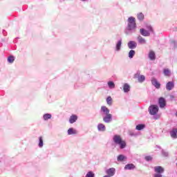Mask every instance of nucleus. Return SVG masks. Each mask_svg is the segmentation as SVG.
Listing matches in <instances>:
<instances>
[{"mask_svg":"<svg viewBox=\"0 0 177 177\" xmlns=\"http://www.w3.org/2000/svg\"><path fill=\"white\" fill-rule=\"evenodd\" d=\"M136 19L133 17H129L127 19V26L125 30L126 35H131L133 32H136Z\"/></svg>","mask_w":177,"mask_h":177,"instance_id":"obj_1","label":"nucleus"},{"mask_svg":"<svg viewBox=\"0 0 177 177\" xmlns=\"http://www.w3.org/2000/svg\"><path fill=\"white\" fill-rule=\"evenodd\" d=\"M100 114L105 124H110L113 121V115L110 113V109L105 106H101Z\"/></svg>","mask_w":177,"mask_h":177,"instance_id":"obj_2","label":"nucleus"},{"mask_svg":"<svg viewBox=\"0 0 177 177\" xmlns=\"http://www.w3.org/2000/svg\"><path fill=\"white\" fill-rule=\"evenodd\" d=\"M113 142L115 143V145L119 146L120 149H125L127 147V142L122 140V138H121V136L120 135L113 136Z\"/></svg>","mask_w":177,"mask_h":177,"instance_id":"obj_3","label":"nucleus"},{"mask_svg":"<svg viewBox=\"0 0 177 177\" xmlns=\"http://www.w3.org/2000/svg\"><path fill=\"white\" fill-rule=\"evenodd\" d=\"M149 113L151 115H156L158 113V106L157 105H151L149 107Z\"/></svg>","mask_w":177,"mask_h":177,"instance_id":"obj_4","label":"nucleus"},{"mask_svg":"<svg viewBox=\"0 0 177 177\" xmlns=\"http://www.w3.org/2000/svg\"><path fill=\"white\" fill-rule=\"evenodd\" d=\"M127 46L129 49L133 50V49H136V48H138V43L135 41H129L127 44Z\"/></svg>","mask_w":177,"mask_h":177,"instance_id":"obj_5","label":"nucleus"},{"mask_svg":"<svg viewBox=\"0 0 177 177\" xmlns=\"http://www.w3.org/2000/svg\"><path fill=\"white\" fill-rule=\"evenodd\" d=\"M122 47V39H120L115 43V52H120V50H121Z\"/></svg>","mask_w":177,"mask_h":177,"instance_id":"obj_6","label":"nucleus"},{"mask_svg":"<svg viewBox=\"0 0 177 177\" xmlns=\"http://www.w3.org/2000/svg\"><path fill=\"white\" fill-rule=\"evenodd\" d=\"M151 82L152 85H153V86L156 88V89H160L161 84H160V82H158V81H157V79L152 77V79L151 80Z\"/></svg>","mask_w":177,"mask_h":177,"instance_id":"obj_7","label":"nucleus"},{"mask_svg":"<svg viewBox=\"0 0 177 177\" xmlns=\"http://www.w3.org/2000/svg\"><path fill=\"white\" fill-rule=\"evenodd\" d=\"M175 88V82L174 81L168 82L166 84V89L167 91H172Z\"/></svg>","mask_w":177,"mask_h":177,"instance_id":"obj_8","label":"nucleus"},{"mask_svg":"<svg viewBox=\"0 0 177 177\" xmlns=\"http://www.w3.org/2000/svg\"><path fill=\"white\" fill-rule=\"evenodd\" d=\"M122 89L124 93H129L131 91V86L128 83H124Z\"/></svg>","mask_w":177,"mask_h":177,"instance_id":"obj_9","label":"nucleus"},{"mask_svg":"<svg viewBox=\"0 0 177 177\" xmlns=\"http://www.w3.org/2000/svg\"><path fill=\"white\" fill-rule=\"evenodd\" d=\"M106 174H108V176H114L115 175V169L114 167H111L106 170Z\"/></svg>","mask_w":177,"mask_h":177,"instance_id":"obj_10","label":"nucleus"},{"mask_svg":"<svg viewBox=\"0 0 177 177\" xmlns=\"http://www.w3.org/2000/svg\"><path fill=\"white\" fill-rule=\"evenodd\" d=\"M153 169L156 174H164V167L161 166H156L153 167Z\"/></svg>","mask_w":177,"mask_h":177,"instance_id":"obj_11","label":"nucleus"},{"mask_svg":"<svg viewBox=\"0 0 177 177\" xmlns=\"http://www.w3.org/2000/svg\"><path fill=\"white\" fill-rule=\"evenodd\" d=\"M137 41L140 45H146V39L143 38L141 35H138L137 37Z\"/></svg>","mask_w":177,"mask_h":177,"instance_id":"obj_12","label":"nucleus"},{"mask_svg":"<svg viewBox=\"0 0 177 177\" xmlns=\"http://www.w3.org/2000/svg\"><path fill=\"white\" fill-rule=\"evenodd\" d=\"M140 34H141L142 37H150V32L145 28L140 29Z\"/></svg>","mask_w":177,"mask_h":177,"instance_id":"obj_13","label":"nucleus"},{"mask_svg":"<svg viewBox=\"0 0 177 177\" xmlns=\"http://www.w3.org/2000/svg\"><path fill=\"white\" fill-rule=\"evenodd\" d=\"M77 120H78V116L77 115H72L69 118L70 124H74V122H77Z\"/></svg>","mask_w":177,"mask_h":177,"instance_id":"obj_14","label":"nucleus"},{"mask_svg":"<svg viewBox=\"0 0 177 177\" xmlns=\"http://www.w3.org/2000/svg\"><path fill=\"white\" fill-rule=\"evenodd\" d=\"M68 135H77L78 133V131L77 129L71 127L67 131Z\"/></svg>","mask_w":177,"mask_h":177,"instance_id":"obj_15","label":"nucleus"},{"mask_svg":"<svg viewBox=\"0 0 177 177\" xmlns=\"http://www.w3.org/2000/svg\"><path fill=\"white\" fill-rule=\"evenodd\" d=\"M170 136H171V138H172L173 139H177V129H173L170 131Z\"/></svg>","mask_w":177,"mask_h":177,"instance_id":"obj_16","label":"nucleus"},{"mask_svg":"<svg viewBox=\"0 0 177 177\" xmlns=\"http://www.w3.org/2000/svg\"><path fill=\"white\" fill-rule=\"evenodd\" d=\"M97 129L100 132H104L106 131V126L103 123H100L97 124Z\"/></svg>","mask_w":177,"mask_h":177,"instance_id":"obj_17","label":"nucleus"},{"mask_svg":"<svg viewBox=\"0 0 177 177\" xmlns=\"http://www.w3.org/2000/svg\"><path fill=\"white\" fill-rule=\"evenodd\" d=\"M159 106L161 109L165 107V99L164 97L159 98Z\"/></svg>","mask_w":177,"mask_h":177,"instance_id":"obj_18","label":"nucleus"},{"mask_svg":"<svg viewBox=\"0 0 177 177\" xmlns=\"http://www.w3.org/2000/svg\"><path fill=\"white\" fill-rule=\"evenodd\" d=\"M149 58L150 60H156V53L153 50L149 51Z\"/></svg>","mask_w":177,"mask_h":177,"instance_id":"obj_19","label":"nucleus"},{"mask_svg":"<svg viewBox=\"0 0 177 177\" xmlns=\"http://www.w3.org/2000/svg\"><path fill=\"white\" fill-rule=\"evenodd\" d=\"M147 31H149V34H154V29L151 25H147L146 26Z\"/></svg>","mask_w":177,"mask_h":177,"instance_id":"obj_20","label":"nucleus"},{"mask_svg":"<svg viewBox=\"0 0 177 177\" xmlns=\"http://www.w3.org/2000/svg\"><path fill=\"white\" fill-rule=\"evenodd\" d=\"M117 160L119 162L126 161L127 160V156L120 154L118 156Z\"/></svg>","mask_w":177,"mask_h":177,"instance_id":"obj_21","label":"nucleus"},{"mask_svg":"<svg viewBox=\"0 0 177 177\" xmlns=\"http://www.w3.org/2000/svg\"><path fill=\"white\" fill-rule=\"evenodd\" d=\"M124 169H126V170L135 169V165L132 163L127 164L125 165Z\"/></svg>","mask_w":177,"mask_h":177,"instance_id":"obj_22","label":"nucleus"},{"mask_svg":"<svg viewBox=\"0 0 177 177\" xmlns=\"http://www.w3.org/2000/svg\"><path fill=\"white\" fill-rule=\"evenodd\" d=\"M38 147L40 149H42V147H44V138H42V136L39 137Z\"/></svg>","mask_w":177,"mask_h":177,"instance_id":"obj_23","label":"nucleus"},{"mask_svg":"<svg viewBox=\"0 0 177 177\" xmlns=\"http://www.w3.org/2000/svg\"><path fill=\"white\" fill-rule=\"evenodd\" d=\"M137 19L140 21H143V20L145 19V15H143V13H142V12L138 13L137 14Z\"/></svg>","mask_w":177,"mask_h":177,"instance_id":"obj_24","label":"nucleus"},{"mask_svg":"<svg viewBox=\"0 0 177 177\" xmlns=\"http://www.w3.org/2000/svg\"><path fill=\"white\" fill-rule=\"evenodd\" d=\"M52 118V114L50 113H46L43 115V120L44 121H48V120H50Z\"/></svg>","mask_w":177,"mask_h":177,"instance_id":"obj_25","label":"nucleus"},{"mask_svg":"<svg viewBox=\"0 0 177 177\" xmlns=\"http://www.w3.org/2000/svg\"><path fill=\"white\" fill-rule=\"evenodd\" d=\"M145 128H146V125L143 124H138L136 127V129L137 131H142V129H145Z\"/></svg>","mask_w":177,"mask_h":177,"instance_id":"obj_26","label":"nucleus"},{"mask_svg":"<svg viewBox=\"0 0 177 177\" xmlns=\"http://www.w3.org/2000/svg\"><path fill=\"white\" fill-rule=\"evenodd\" d=\"M107 84L109 89H114V88H115V84H114V82L113 81L108 82Z\"/></svg>","mask_w":177,"mask_h":177,"instance_id":"obj_27","label":"nucleus"},{"mask_svg":"<svg viewBox=\"0 0 177 177\" xmlns=\"http://www.w3.org/2000/svg\"><path fill=\"white\" fill-rule=\"evenodd\" d=\"M146 80V77H145V75H138V82H140V83H142V82H145V80Z\"/></svg>","mask_w":177,"mask_h":177,"instance_id":"obj_28","label":"nucleus"},{"mask_svg":"<svg viewBox=\"0 0 177 177\" xmlns=\"http://www.w3.org/2000/svg\"><path fill=\"white\" fill-rule=\"evenodd\" d=\"M163 73L165 77H169L171 75V71H169L168 68H165L163 70Z\"/></svg>","mask_w":177,"mask_h":177,"instance_id":"obj_29","label":"nucleus"},{"mask_svg":"<svg viewBox=\"0 0 177 177\" xmlns=\"http://www.w3.org/2000/svg\"><path fill=\"white\" fill-rule=\"evenodd\" d=\"M135 50H131L129 52V59H133V56H135Z\"/></svg>","mask_w":177,"mask_h":177,"instance_id":"obj_30","label":"nucleus"},{"mask_svg":"<svg viewBox=\"0 0 177 177\" xmlns=\"http://www.w3.org/2000/svg\"><path fill=\"white\" fill-rule=\"evenodd\" d=\"M106 103L107 104H109V106H111V104H113V98H111V97H108L106 98Z\"/></svg>","mask_w":177,"mask_h":177,"instance_id":"obj_31","label":"nucleus"},{"mask_svg":"<svg viewBox=\"0 0 177 177\" xmlns=\"http://www.w3.org/2000/svg\"><path fill=\"white\" fill-rule=\"evenodd\" d=\"M8 63H13V62H15V57L12 55H10V57H8Z\"/></svg>","mask_w":177,"mask_h":177,"instance_id":"obj_32","label":"nucleus"},{"mask_svg":"<svg viewBox=\"0 0 177 177\" xmlns=\"http://www.w3.org/2000/svg\"><path fill=\"white\" fill-rule=\"evenodd\" d=\"M85 177H95V173L93 171H88Z\"/></svg>","mask_w":177,"mask_h":177,"instance_id":"obj_33","label":"nucleus"},{"mask_svg":"<svg viewBox=\"0 0 177 177\" xmlns=\"http://www.w3.org/2000/svg\"><path fill=\"white\" fill-rule=\"evenodd\" d=\"M145 160L146 161H151V160H153V157L148 156H145Z\"/></svg>","mask_w":177,"mask_h":177,"instance_id":"obj_34","label":"nucleus"},{"mask_svg":"<svg viewBox=\"0 0 177 177\" xmlns=\"http://www.w3.org/2000/svg\"><path fill=\"white\" fill-rule=\"evenodd\" d=\"M162 154L164 157H168V152H167L164 150L162 151Z\"/></svg>","mask_w":177,"mask_h":177,"instance_id":"obj_35","label":"nucleus"},{"mask_svg":"<svg viewBox=\"0 0 177 177\" xmlns=\"http://www.w3.org/2000/svg\"><path fill=\"white\" fill-rule=\"evenodd\" d=\"M154 177H162V174L160 173H156L154 174Z\"/></svg>","mask_w":177,"mask_h":177,"instance_id":"obj_36","label":"nucleus"},{"mask_svg":"<svg viewBox=\"0 0 177 177\" xmlns=\"http://www.w3.org/2000/svg\"><path fill=\"white\" fill-rule=\"evenodd\" d=\"M172 45H174V48H176V46H177V42L175 41H172Z\"/></svg>","mask_w":177,"mask_h":177,"instance_id":"obj_37","label":"nucleus"},{"mask_svg":"<svg viewBox=\"0 0 177 177\" xmlns=\"http://www.w3.org/2000/svg\"><path fill=\"white\" fill-rule=\"evenodd\" d=\"M170 99H171V100H174V99H175V96L174 95H171Z\"/></svg>","mask_w":177,"mask_h":177,"instance_id":"obj_38","label":"nucleus"},{"mask_svg":"<svg viewBox=\"0 0 177 177\" xmlns=\"http://www.w3.org/2000/svg\"><path fill=\"white\" fill-rule=\"evenodd\" d=\"M82 2H85L86 0H80Z\"/></svg>","mask_w":177,"mask_h":177,"instance_id":"obj_39","label":"nucleus"},{"mask_svg":"<svg viewBox=\"0 0 177 177\" xmlns=\"http://www.w3.org/2000/svg\"><path fill=\"white\" fill-rule=\"evenodd\" d=\"M104 177H111L110 176L106 175Z\"/></svg>","mask_w":177,"mask_h":177,"instance_id":"obj_40","label":"nucleus"}]
</instances>
